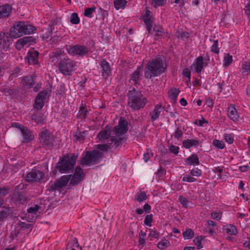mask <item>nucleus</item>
Listing matches in <instances>:
<instances>
[{
  "mask_svg": "<svg viewBox=\"0 0 250 250\" xmlns=\"http://www.w3.org/2000/svg\"><path fill=\"white\" fill-rule=\"evenodd\" d=\"M76 62L69 58H64L61 59L58 63V68L61 73L64 75H71L73 68L76 66Z\"/></svg>",
  "mask_w": 250,
  "mask_h": 250,
  "instance_id": "0eeeda50",
  "label": "nucleus"
},
{
  "mask_svg": "<svg viewBox=\"0 0 250 250\" xmlns=\"http://www.w3.org/2000/svg\"><path fill=\"white\" fill-rule=\"evenodd\" d=\"M56 137L47 129H44L39 133L41 146L46 150H52L56 146Z\"/></svg>",
  "mask_w": 250,
  "mask_h": 250,
  "instance_id": "39448f33",
  "label": "nucleus"
},
{
  "mask_svg": "<svg viewBox=\"0 0 250 250\" xmlns=\"http://www.w3.org/2000/svg\"><path fill=\"white\" fill-rule=\"evenodd\" d=\"M147 198L148 197L146 193L142 191L137 192L134 196V200L139 203L145 201Z\"/></svg>",
  "mask_w": 250,
  "mask_h": 250,
  "instance_id": "c9c22d12",
  "label": "nucleus"
},
{
  "mask_svg": "<svg viewBox=\"0 0 250 250\" xmlns=\"http://www.w3.org/2000/svg\"><path fill=\"white\" fill-rule=\"evenodd\" d=\"M163 60L160 55L149 60L145 68L144 76L146 79H150L163 74L166 70Z\"/></svg>",
  "mask_w": 250,
  "mask_h": 250,
  "instance_id": "f257e3e1",
  "label": "nucleus"
},
{
  "mask_svg": "<svg viewBox=\"0 0 250 250\" xmlns=\"http://www.w3.org/2000/svg\"><path fill=\"white\" fill-rule=\"evenodd\" d=\"M31 119L34 121L38 125L44 124V119L43 117L42 114L39 112L37 110L32 114Z\"/></svg>",
  "mask_w": 250,
  "mask_h": 250,
  "instance_id": "473e14b6",
  "label": "nucleus"
},
{
  "mask_svg": "<svg viewBox=\"0 0 250 250\" xmlns=\"http://www.w3.org/2000/svg\"><path fill=\"white\" fill-rule=\"evenodd\" d=\"M182 181L189 183L194 182L196 181V179L193 177L191 174L184 175L182 178Z\"/></svg>",
  "mask_w": 250,
  "mask_h": 250,
  "instance_id": "603ef678",
  "label": "nucleus"
},
{
  "mask_svg": "<svg viewBox=\"0 0 250 250\" xmlns=\"http://www.w3.org/2000/svg\"><path fill=\"white\" fill-rule=\"evenodd\" d=\"M61 22V19L59 18L58 17L56 16L53 18L49 25V30L50 34H52L53 30L54 29V26L60 24Z\"/></svg>",
  "mask_w": 250,
  "mask_h": 250,
  "instance_id": "4c0bfd02",
  "label": "nucleus"
},
{
  "mask_svg": "<svg viewBox=\"0 0 250 250\" xmlns=\"http://www.w3.org/2000/svg\"><path fill=\"white\" fill-rule=\"evenodd\" d=\"M190 174L193 176L199 177L201 176L202 171L198 168H193L190 171Z\"/></svg>",
  "mask_w": 250,
  "mask_h": 250,
  "instance_id": "13d9d810",
  "label": "nucleus"
},
{
  "mask_svg": "<svg viewBox=\"0 0 250 250\" xmlns=\"http://www.w3.org/2000/svg\"><path fill=\"white\" fill-rule=\"evenodd\" d=\"M103 157V153L97 149L86 150L85 155L81 158L80 163L82 166L96 165L100 163Z\"/></svg>",
  "mask_w": 250,
  "mask_h": 250,
  "instance_id": "423d86ee",
  "label": "nucleus"
},
{
  "mask_svg": "<svg viewBox=\"0 0 250 250\" xmlns=\"http://www.w3.org/2000/svg\"><path fill=\"white\" fill-rule=\"evenodd\" d=\"M185 162L188 165L197 166L200 164L199 158L197 154H192L185 160Z\"/></svg>",
  "mask_w": 250,
  "mask_h": 250,
  "instance_id": "2f4dec72",
  "label": "nucleus"
},
{
  "mask_svg": "<svg viewBox=\"0 0 250 250\" xmlns=\"http://www.w3.org/2000/svg\"><path fill=\"white\" fill-rule=\"evenodd\" d=\"M224 139L229 144H231L234 141L233 136L231 134L225 133L224 134Z\"/></svg>",
  "mask_w": 250,
  "mask_h": 250,
  "instance_id": "680f3d73",
  "label": "nucleus"
},
{
  "mask_svg": "<svg viewBox=\"0 0 250 250\" xmlns=\"http://www.w3.org/2000/svg\"><path fill=\"white\" fill-rule=\"evenodd\" d=\"M204 237V236H198L194 239L193 242L195 245H196L197 249L199 250L202 248L203 246L202 245L201 241Z\"/></svg>",
  "mask_w": 250,
  "mask_h": 250,
  "instance_id": "8fccbe9b",
  "label": "nucleus"
},
{
  "mask_svg": "<svg viewBox=\"0 0 250 250\" xmlns=\"http://www.w3.org/2000/svg\"><path fill=\"white\" fill-rule=\"evenodd\" d=\"M0 92L2 93L5 96H10L11 98H17L19 94V89L14 86L11 87H7L6 86H3Z\"/></svg>",
  "mask_w": 250,
  "mask_h": 250,
  "instance_id": "a211bd4d",
  "label": "nucleus"
},
{
  "mask_svg": "<svg viewBox=\"0 0 250 250\" xmlns=\"http://www.w3.org/2000/svg\"><path fill=\"white\" fill-rule=\"evenodd\" d=\"M127 104L133 110L136 111L143 108L146 104L147 100L142 92L133 88L127 93Z\"/></svg>",
  "mask_w": 250,
  "mask_h": 250,
  "instance_id": "f03ea898",
  "label": "nucleus"
},
{
  "mask_svg": "<svg viewBox=\"0 0 250 250\" xmlns=\"http://www.w3.org/2000/svg\"><path fill=\"white\" fill-rule=\"evenodd\" d=\"M65 250H82V248L79 246L77 240L75 239L68 242Z\"/></svg>",
  "mask_w": 250,
  "mask_h": 250,
  "instance_id": "f704fd0d",
  "label": "nucleus"
},
{
  "mask_svg": "<svg viewBox=\"0 0 250 250\" xmlns=\"http://www.w3.org/2000/svg\"><path fill=\"white\" fill-rule=\"evenodd\" d=\"M179 202L182 206L184 208H187L188 201L185 197L180 196L179 197Z\"/></svg>",
  "mask_w": 250,
  "mask_h": 250,
  "instance_id": "338daca9",
  "label": "nucleus"
},
{
  "mask_svg": "<svg viewBox=\"0 0 250 250\" xmlns=\"http://www.w3.org/2000/svg\"><path fill=\"white\" fill-rule=\"evenodd\" d=\"M233 61L232 56L229 54L225 55L223 59V66L224 67L227 68L231 64Z\"/></svg>",
  "mask_w": 250,
  "mask_h": 250,
  "instance_id": "a19ab883",
  "label": "nucleus"
},
{
  "mask_svg": "<svg viewBox=\"0 0 250 250\" xmlns=\"http://www.w3.org/2000/svg\"><path fill=\"white\" fill-rule=\"evenodd\" d=\"M194 232L191 229H187L183 233V236L185 239H190L194 237Z\"/></svg>",
  "mask_w": 250,
  "mask_h": 250,
  "instance_id": "a18cd8bd",
  "label": "nucleus"
},
{
  "mask_svg": "<svg viewBox=\"0 0 250 250\" xmlns=\"http://www.w3.org/2000/svg\"><path fill=\"white\" fill-rule=\"evenodd\" d=\"M84 131H77L76 132L75 134V136L76 139L79 141H83L85 139V137L84 136Z\"/></svg>",
  "mask_w": 250,
  "mask_h": 250,
  "instance_id": "e2e57ef3",
  "label": "nucleus"
},
{
  "mask_svg": "<svg viewBox=\"0 0 250 250\" xmlns=\"http://www.w3.org/2000/svg\"><path fill=\"white\" fill-rule=\"evenodd\" d=\"M48 97V92L46 90H43L40 92L37 95L33 107L37 111L42 109L44 105L45 101Z\"/></svg>",
  "mask_w": 250,
  "mask_h": 250,
  "instance_id": "9d476101",
  "label": "nucleus"
},
{
  "mask_svg": "<svg viewBox=\"0 0 250 250\" xmlns=\"http://www.w3.org/2000/svg\"><path fill=\"white\" fill-rule=\"evenodd\" d=\"M152 4L154 7L157 8L159 6H164L167 1V0H151Z\"/></svg>",
  "mask_w": 250,
  "mask_h": 250,
  "instance_id": "3c124183",
  "label": "nucleus"
},
{
  "mask_svg": "<svg viewBox=\"0 0 250 250\" xmlns=\"http://www.w3.org/2000/svg\"><path fill=\"white\" fill-rule=\"evenodd\" d=\"M100 65L102 69V76L105 80H106L107 77L111 74L109 63L105 59H102L100 62Z\"/></svg>",
  "mask_w": 250,
  "mask_h": 250,
  "instance_id": "aec40b11",
  "label": "nucleus"
},
{
  "mask_svg": "<svg viewBox=\"0 0 250 250\" xmlns=\"http://www.w3.org/2000/svg\"><path fill=\"white\" fill-rule=\"evenodd\" d=\"M146 236V233L144 232L143 230H141L139 236V243L143 246L145 244V237Z\"/></svg>",
  "mask_w": 250,
  "mask_h": 250,
  "instance_id": "052dcab7",
  "label": "nucleus"
},
{
  "mask_svg": "<svg viewBox=\"0 0 250 250\" xmlns=\"http://www.w3.org/2000/svg\"><path fill=\"white\" fill-rule=\"evenodd\" d=\"M88 112V110L85 109V107L82 106L80 108L79 112L77 115V118L84 120L86 118V116Z\"/></svg>",
  "mask_w": 250,
  "mask_h": 250,
  "instance_id": "c03bdc74",
  "label": "nucleus"
},
{
  "mask_svg": "<svg viewBox=\"0 0 250 250\" xmlns=\"http://www.w3.org/2000/svg\"><path fill=\"white\" fill-rule=\"evenodd\" d=\"M96 10V7L93 6L92 7L86 8L84 10V15L89 18H91L93 17L92 13Z\"/></svg>",
  "mask_w": 250,
  "mask_h": 250,
  "instance_id": "09e8293b",
  "label": "nucleus"
},
{
  "mask_svg": "<svg viewBox=\"0 0 250 250\" xmlns=\"http://www.w3.org/2000/svg\"><path fill=\"white\" fill-rule=\"evenodd\" d=\"M125 139L123 137H121L119 134L116 135L115 136L111 137L109 140L111 143H109L112 147H117L122 146L123 144Z\"/></svg>",
  "mask_w": 250,
  "mask_h": 250,
  "instance_id": "cd10ccee",
  "label": "nucleus"
},
{
  "mask_svg": "<svg viewBox=\"0 0 250 250\" xmlns=\"http://www.w3.org/2000/svg\"><path fill=\"white\" fill-rule=\"evenodd\" d=\"M209 41L213 43L210 47V51L214 54H218L220 52V48L218 47V40H213L210 39Z\"/></svg>",
  "mask_w": 250,
  "mask_h": 250,
  "instance_id": "58836bf2",
  "label": "nucleus"
},
{
  "mask_svg": "<svg viewBox=\"0 0 250 250\" xmlns=\"http://www.w3.org/2000/svg\"><path fill=\"white\" fill-rule=\"evenodd\" d=\"M71 176V174L62 176L59 179L56 180L54 183L50 185L48 189L50 191H56L61 189L66 185Z\"/></svg>",
  "mask_w": 250,
  "mask_h": 250,
  "instance_id": "1a4fd4ad",
  "label": "nucleus"
},
{
  "mask_svg": "<svg viewBox=\"0 0 250 250\" xmlns=\"http://www.w3.org/2000/svg\"><path fill=\"white\" fill-rule=\"evenodd\" d=\"M10 209L4 208L0 211V222H3L10 214Z\"/></svg>",
  "mask_w": 250,
  "mask_h": 250,
  "instance_id": "79ce46f5",
  "label": "nucleus"
},
{
  "mask_svg": "<svg viewBox=\"0 0 250 250\" xmlns=\"http://www.w3.org/2000/svg\"><path fill=\"white\" fill-rule=\"evenodd\" d=\"M63 53H64V51H62L61 49H56L50 54L49 61L55 63L58 62L60 59H61V56Z\"/></svg>",
  "mask_w": 250,
  "mask_h": 250,
  "instance_id": "c85d7f7f",
  "label": "nucleus"
},
{
  "mask_svg": "<svg viewBox=\"0 0 250 250\" xmlns=\"http://www.w3.org/2000/svg\"><path fill=\"white\" fill-rule=\"evenodd\" d=\"M228 115L229 118L235 123L239 122V116L234 104H231L228 108Z\"/></svg>",
  "mask_w": 250,
  "mask_h": 250,
  "instance_id": "bb28decb",
  "label": "nucleus"
},
{
  "mask_svg": "<svg viewBox=\"0 0 250 250\" xmlns=\"http://www.w3.org/2000/svg\"><path fill=\"white\" fill-rule=\"evenodd\" d=\"M212 144L216 147L219 149H223L225 147L224 142L221 140L215 139L213 141Z\"/></svg>",
  "mask_w": 250,
  "mask_h": 250,
  "instance_id": "4d7b16f0",
  "label": "nucleus"
},
{
  "mask_svg": "<svg viewBox=\"0 0 250 250\" xmlns=\"http://www.w3.org/2000/svg\"><path fill=\"white\" fill-rule=\"evenodd\" d=\"M199 144L198 139H187L182 142L183 146L186 149H189L192 146H196Z\"/></svg>",
  "mask_w": 250,
  "mask_h": 250,
  "instance_id": "c756f323",
  "label": "nucleus"
},
{
  "mask_svg": "<svg viewBox=\"0 0 250 250\" xmlns=\"http://www.w3.org/2000/svg\"><path fill=\"white\" fill-rule=\"evenodd\" d=\"M223 230L225 231V232L228 234L230 235H235L237 233V229L236 227L232 224H229L224 226L223 227Z\"/></svg>",
  "mask_w": 250,
  "mask_h": 250,
  "instance_id": "72a5a7b5",
  "label": "nucleus"
},
{
  "mask_svg": "<svg viewBox=\"0 0 250 250\" xmlns=\"http://www.w3.org/2000/svg\"><path fill=\"white\" fill-rule=\"evenodd\" d=\"M78 157V155L74 154L71 155L67 154L60 157L56 166L57 169L61 173L68 172L73 168Z\"/></svg>",
  "mask_w": 250,
  "mask_h": 250,
  "instance_id": "20e7f679",
  "label": "nucleus"
},
{
  "mask_svg": "<svg viewBox=\"0 0 250 250\" xmlns=\"http://www.w3.org/2000/svg\"><path fill=\"white\" fill-rule=\"evenodd\" d=\"M39 53L38 51L33 49L29 50L27 53L28 62L30 64H37L39 63Z\"/></svg>",
  "mask_w": 250,
  "mask_h": 250,
  "instance_id": "5701e85b",
  "label": "nucleus"
},
{
  "mask_svg": "<svg viewBox=\"0 0 250 250\" xmlns=\"http://www.w3.org/2000/svg\"><path fill=\"white\" fill-rule=\"evenodd\" d=\"M224 166H221V167H215L213 169V171L214 173H218V178H220V179L223 178V175H222V173L223 172V171L224 170Z\"/></svg>",
  "mask_w": 250,
  "mask_h": 250,
  "instance_id": "6e6d98bb",
  "label": "nucleus"
},
{
  "mask_svg": "<svg viewBox=\"0 0 250 250\" xmlns=\"http://www.w3.org/2000/svg\"><path fill=\"white\" fill-rule=\"evenodd\" d=\"M128 123L124 117H121L118 122V125L114 127L112 131L115 135H121L127 132L128 127Z\"/></svg>",
  "mask_w": 250,
  "mask_h": 250,
  "instance_id": "ddd939ff",
  "label": "nucleus"
},
{
  "mask_svg": "<svg viewBox=\"0 0 250 250\" xmlns=\"http://www.w3.org/2000/svg\"><path fill=\"white\" fill-rule=\"evenodd\" d=\"M153 31L155 32L154 36L155 40H158L162 38H170L168 32L164 30L161 25H155L154 26Z\"/></svg>",
  "mask_w": 250,
  "mask_h": 250,
  "instance_id": "f3484780",
  "label": "nucleus"
},
{
  "mask_svg": "<svg viewBox=\"0 0 250 250\" xmlns=\"http://www.w3.org/2000/svg\"><path fill=\"white\" fill-rule=\"evenodd\" d=\"M21 131L23 135V143H29L34 138L32 131L29 130L26 127L22 126L21 128Z\"/></svg>",
  "mask_w": 250,
  "mask_h": 250,
  "instance_id": "393cba45",
  "label": "nucleus"
},
{
  "mask_svg": "<svg viewBox=\"0 0 250 250\" xmlns=\"http://www.w3.org/2000/svg\"><path fill=\"white\" fill-rule=\"evenodd\" d=\"M36 28L27 22L18 21L15 22L10 28L9 35L11 38H18L23 34H30L34 32Z\"/></svg>",
  "mask_w": 250,
  "mask_h": 250,
  "instance_id": "7ed1b4c3",
  "label": "nucleus"
},
{
  "mask_svg": "<svg viewBox=\"0 0 250 250\" xmlns=\"http://www.w3.org/2000/svg\"><path fill=\"white\" fill-rule=\"evenodd\" d=\"M20 185L17 186L14 190V193L13 194V197L15 199L16 202H18L20 203H23L27 201V197L25 194L21 191H17Z\"/></svg>",
  "mask_w": 250,
  "mask_h": 250,
  "instance_id": "a878e982",
  "label": "nucleus"
},
{
  "mask_svg": "<svg viewBox=\"0 0 250 250\" xmlns=\"http://www.w3.org/2000/svg\"><path fill=\"white\" fill-rule=\"evenodd\" d=\"M85 174L83 173V169L80 166L76 167L74 173L70 180L69 186L77 185L83 180Z\"/></svg>",
  "mask_w": 250,
  "mask_h": 250,
  "instance_id": "9b49d317",
  "label": "nucleus"
},
{
  "mask_svg": "<svg viewBox=\"0 0 250 250\" xmlns=\"http://www.w3.org/2000/svg\"><path fill=\"white\" fill-rule=\"evenodd\" d=\"M36 43V39L32 36H25L19 39L16 42L15 47L18 50H21L24 46H29Z\"/></svg>",
  "mask_w": 250,
  "mask_h": 250,
  "instance_id": "4468645a",
  "label": "nucleus"
},
{
  "mask_svg": "<svg viewBox=\"0 0 250 250\" xmlns=\"http://www.w3.org/2000/svg\"><path fill=\"white\" fill-rule=\"evenodd\" d=\"M13 7L10 4L0 5V20H6L11 16Z\"/></svg>",
  "mask_w": 250,
  "mask_h": 250,
  "instance_id": "6ab92c4d",
  "label": "nucleus"
},
{
  "mask_svg": "<svg viewBox=\"0 0 250 250\" xmlns=\"http://www.w3.org/2000/svg\"><path fill=\"white\" fill-rule=\"evenodd\" d=\"M67 51L71 56L83 57L88 54V49L86 46L78 43L69 46L67 48Z\"/></svg>",
  "mask_w": 250,
  "mask_h": 250,
  "instance_id": "6e6552de",
  "label": "nucleus"
},
{
  "mask_svg": "<svg viewBox=\"0 0 250 250\" xmlns=\"http://www.w3.org/2000/svg\"><path fill=\"white\" fill-rule=\"evenodd\" d=\"M164 108L161 104H157L155 106L154 108L149 114L150 120L152 122L159 118L161 112L164 110Z\"/></svg>",
  "mask_w": 250,
  "mask_h": 250,
  "instance_id": "4be33fe9",
  "label": "nucleus"
},
{
  "mask_svg": "<svg viewBox=\"0 0 250 250\" xmlns=\"http://www.w3.org/2000/svg\"><path fill=\"white\" fill-rule=\"evenodd\" d=\"M37 76L35 75H29L24 76L21 80L22 85L27 88L33 87L35 84V79Z\"/></svg>",
  "mask_w": 250,
  "mask_h": 250,
  "instance_id": "412c9836",
  "label": "nucleus"
},
{
  "mask_svg": "<svg viewBox=\"0 0 250 250\" xmlns=\"http://www.w3.org/2000/svg\"><path fill=\"white\" fill-rule=\"evenodd\" d=\"M126 2V0H114V5L116 10L124 8Z\"/></svg>",
  "mask_w": 250,
  "mask_h": 250,
  "instance_id": "37998d69",
  "label": "nucleus"
},
{
  "mask_svg": "<svg viewBox=\"0 0 250 250\" xmlns=\"http://www.w3.org/2000/svg\"><path fill=\"white\" fill-rule=\"evenodd\" d=\"M143 67V63L138 66L137 69L136 70L134 71V72L131 75V77L130 79L129 80V82H130L131 81L133 82V84L135 85H137L138 84H140V82L141 81V76H140V73L141 72V70Z\"/></svg>",
  "mask_w": 250,
  "mask_h": 250,
  "instance_id": "b1692460",
  "label": "nucleus"
},
{
  "mask_svg": "<svg viewBox=\"0 0 250 250\" xmlns=\"http://www.w3.org/2000/svg\"><path fill=\"white\" fill-rule=\"evenodd\" d=\"M153 222V214L147 215L145 218L144 223L148 227L151 226V223Z\"/></svg>",
  "mask_w": 250,
  "mask_h": 250,
  "instance_id": "864d4df0",
  "label": "nucleus"
},
{
  "mask_svg": "<svg viewBox=\"0 0 250 250\" xmlns=\"http://www.w3.org/2000/svg\"><path fill=\"white\" fill-rule=\"evenodd\" d=\"M179 147L178 146H175L173 145H171L168 149V150L175 155H177L179 153Z\"/></svg>",
  "mask_w": 250,
  "mask_h": 250,
  "instance_id": "69168bd1",
  "label": "nucleus"
},
{
  "mask_svg": "<svg viewBox=\"0 0 250 250\" xmlns=\"http://www.w3.org/2000/svg\"><path fill=\"white\" fill-rule=\"evenodd\" d=\"M110 127L107 125L104 130L100 131L97 136L99 140L103 141L108 139L110 137Z\"/></svg>",
  "mask_w": 250,
  "mask_h": 250,
  "instance_id": "7c9ffc66",
  "label": "nucleus"
},
{
  "mask_svg": "<svg viewBox=\"0 0 250 250\" xmlns=\"http://www.w3.org/2000/svg\"><path fill=\"white\" fill-rule=\"evenodd\" d=\"M183 132L181 127H176L174 133V137L175 139L179 140L183 136Z\"/></svg>",
  "mask_w": 250,
  "mask_h": 250,
  "instance_id": "5fc2aeb1",
  "label": "nucleus"
},
{
  "mask_svg": "<svg viewBox=\"0 0 250 250\" xmlns=\"http://www.w3.org/2000/svg\"><path fill=\"white\" fill-rule=\"evenodd\" d=\"M242 74L248 75L250 74V61H245L241 66Z\"/></svg>",
  "mask_w": 250,
  "mask_h": 250,
  "instance_id": "ea45409f",
  "label": "nucleus"
},
{
  "mask_svg": "<svg viewBox=\"0 0 250 250\" xmlns=\"http://www.w3.org/2000/svg\"><path fill=\"white\" fill-rule=\"evenodd\" d=\"M222 216V213L221 212H212L211 213V217L214 219H216L217 220H221Z\"/></svg>",
  "mask_w": 250,
  "mask_h": 250,
  "instance_id": "0e129e2a",
  "label": "nucleus"
},
{
  "mask_svg": "<svg viewBox=\"0 0 250 250\" xmlns=\"http://www.w3.org/2000/svg\"><path fill=\"white\" fill-rule=\"evenodd\" d=\"M152 153L151 152V150L147 149L146 153L144 154V159L146 162H147L148 160L152 156Z\"/></svg>",
  "mask_w": 250,
  "mask_h": 250,
  "instance_id": "774afa93",
  "label": "nucleus"
},
{
  "mask_svg": "<svg viewBox=\"0 0 250 250\" xmlns=\"http://www.w3.org/2000/svg\"><path fill=\"white\" fill-rule=\"evenodd\" d=\"M44 176V173L42 171L34 169L27 174L25 180L28 182H40Z\"/></svg>",
  "mask_w": 250,
  "mask_h": 250,
  "instance_id": "f8f14e48",
  "label": "nucleus"
},
{
  "mask_svg": "<svg viewBox=\"0 0 250 250\" xmlns=\"http://www.w3.org/2000/svg\"><path fill=\"white\" fill-rule=\"evenodd\" d=\"M179 93V90L177 88H172L167 93L168 97L171 99L175 103L177 100V97Z\"/></svg>",
  "mask_w": 250,
  "mask_h": 250,
  "instance_id": "e433bc0d",
  "label": "nucleus"
},
{
  "mask_svg": "<svg viewBox=\"0 0 250 250\" xmlns=\"http://www.w3.org/2000/svg\"><path fill=\"white\" fill-rule=\"evenodd\" d=\"M182 75L184 77L187 79H191V71L188 68H185L183 69Z\"/></svg>",
  "mask_w": 250,
  "mask_h": 250,
  "instance_id": "bf43d9fd",
  "label": "nucleus"
},
{
  "mask_svg": "<svg viewBox=\"0 0 250 250\" xmlns=\"http://www.w3.org/2000/svg\"><path fill=\"white\" fill-rule=\"evenodd\" d=\"M169 241L167 239H164L158 243L157 247L161 250H165L169 246Z\"/></svg>",
  "mask_w": 250,
  "mask_h": 250,
  "instance_id": "49530a36",
  "label": "nucleus"
},
{
  "mask_svg": "<svg viewBox=\"0 0 250 250\" xmlns=\"http://www.w3.org/2000/svg\"><path fill=\"white\" fill-rule=\"evenodd\" d=\"M143 21L146 25L148 33L152 34V29L154 22L153 18L152 12L147 9H146L145 10V14L143 17Z\"/></svg>",
  "mask_w": 250,
  "mask_h": 250,
  "instance_id": "2eb2a0df",
  "label": "nucleus"
},
{
  "mask_svg": "<svg viewBox=\"0 0 250 250\" xmlns=\"http://www.w3.org/2000/svg\"><path fill=\"white\" fill-rule=\"evenodd\" d=\"M70 21L73 24H78L80 23V20L77 13H73L71 15Z\"/></svg>",
  "mask_w": 250,
  "mask_h": 250,
  "instance_id": "de8ad7c7",
  "label": "nucleus"
},
{
  "mask_svg": "<svg viewBox=\"0 0 250 250\" xmlns=\"http://www.w3.org/2000/svg\"><path fill=\"white\" fill-rule=\"evenodd\" d=\"M208 64V62H204L203 56H200L195 59L192 65L194 66L195 72L198 75H200L204 67H206Z\"/></svg>",
  "mask_w": 250,
  "mask_h": 250,
  "instance_id": "dca6fc26",
  "label": "nucleus"
}]
</instances>
